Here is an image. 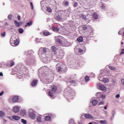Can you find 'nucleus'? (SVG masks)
Returning a JSON list of instances; mask_svg holds the SVG:
<instances>
[{"label":"nucleus","mask_w":124,"mask_h":124,"mask_svg":"<svg viewBox=\"0 0 124 124\" xmlns=\"http://www.w3.org/2000/svg\"><path fill=\"white\" fill-rule=\"evenodd\" d=\"M51 89L49 90L48 92V94L49 96L53 97L54 96V93H56V92H57V90L58 88H57V86L55 85L51 86Z\"/></svg>","instance_id":"nucleus-1"},{"label":"nucleus","mask_w":124,"mask_h":124,"mask_svg":"<svg viewBox=\"0 0 124 124\" xmlns=\"http://www.w3.org/2000/svg\"><path fill=\"white\" fill-rule=\"evenodd\" d=\"M55 38L58 42V43H59L61 45H62V41L63 40V37L61 36H56L55 37Z\"/></svg>","instance_id":"nucleus-2"},{"label":"nucleus","mask_w":124,"mask_h":124,"mask_svg":"<svg viewBox=\"0 0 124 124\" xmlns=\"http://www.w3.org/2000/svg\"><path fill=\"white\" fill-rule=\"evenodd\" d=\"M19 100V97L18 96H14L12 101L14 103H16V102H18Z\"/></svg>","instance_id":"nucleus-3"},{"label":"nucleus","mask_w":124,"mask_h":124,"mask_svg":"<svg viewBox=\"0 0 124 124\" xmlns=\"http://www.w3.org/2000/svg\"><path fill=\"white\" fill-rule=\"evenodd\" d=\"M38 82V80H37V79H33L31 83V86H32V87H35V86L37 85Z\"/></svg>","instance_id":"nucleus-4"},{"label":"nucleus","mask_w":124,"mask_h":124,"mask_svg":"<svg viewBox=\"0 0 124 124\" xmlns=\"http://www.w3.org/2000/svg\"><path fill=\"white\" fill-rule=\"evenodd\" d=\"M13 111L14 113H18L20 111V108L18 106H15L13 108Z\"/></svg>","instance_id":"nucleus-5"},{"label":"nucleus","mask_w":124,"mask_h":124,"mask_svg":"<svg viewBox=\"0 0 124 124\" xmlns=\"http://www.w3.org/2000/svg\"><path fill=\"white\" fill-rule=\"evenodd\" d=\"M66 71V69H63L61 66L59 67L58 68H57L58 72H61V71H62V72L64 73Z\"/></svg>","instance_id":"nucleus-6"},{"label":"nucleus","mask_w":124,"mask_h":124,"mask_svg":"<svg viewBox=\"0 0 124 124\" xmlns=\"http://www.w3.org/2000/svg\"><path fill=\"white\" fill-rule=\"evenodd\" d=\"M29 117L31 119H35V114L33 112H29Z\"/></svg>","instance_id":"nucleus-7"},{"label":"nucleus","mask_w":124,"mask_h":124,"mask_svg":"<svg viewBox=\"0 0 124 124\" xmlns=\"http://www.w3.org/2000/svg\"><path fill=\"white\" fill-rule=\"evenodd\" d=\"M19 43H20V40L18 39H16L14 42V45L15 46H18L19 45Z\"/></svg>","instance_id":"nucleus-8"},{"label":"nucleus","mask_w":124,"mask_h":124,"mask_svg":"<svg viewBox=\"0 0 124 124\" xmlns=\"http://www.w3.org/2000/svg\"><path fill=\"white\" fill-rule=\"evenodd\" d=\"M69 46V42L67 41L66 40H64L63 43V46L64 47H67V46Z\"/></svg>","instance_id":"nucleus-9"},{"label":"nucleus","mask_w":124,"mask_h":124,"mask_svg":"<svg viewBox=\"0 0 124 124\" xmlns=\"http://www.w3.org/2000/svg\"><path fill=\"white\" fill-rule=\"evenodd\" d=\"M61 59H62V57L61 56V55L58 54L57 56H56V59H55V62H60Z\"/></svg>","instance_id":"nucleus-10"},{"label":"nucleus","mask_w":124,"mask_h":124,"mask_svg":"<svg viewBox=\"0 0 124 124\" xmlns=\"http://www.w3.org/2000/svg\"><path fill=\"white\" fill-rule=\"evenodd\" d=\"M84 117L86 118V119H91V120H93V116L91 115L90 114H85Z\"/></svg>","instance_id":"nucleus-11"},{"label":"nucleus","mask_w":124,"mask_h":124,"mask_svg":"<svg viewBox=\"0 0 124 124\" xmlns=\"http://www.w3.org/2000/svg\"><path fill=\"white\" fill-rule=\"evenodd\" d=\"M14 23L16 25V27H20V26L22 25V22H18L17 20H15Z\"/></svg>","instance_id":"nucleus-12"},{"label":"nucleus","mask_w":124,"mask_h":124,"mask_svg":"<svg viewBox=\"0 0 124 124\" xmlns=\"http://www.w3.org/2000/svg\"><path fill=\"white\" fill-rule=\"evenodd\" d=\"M12 118L15 121H19V120H20V119H21V117H20L18 116H16V115L13 116Z\"/></svg>","instance_id":"nucleus-13"},{"label":"nucleus","mask_w":124,"mask_h":124,"mask_svg":"<svg viewBox=\"0 0 124 124\" xmlns=\"http://www.w3.org/2000/svg\"><path fill=\"white\" fill-rule=\"evenodd\" d=\"M99 88L101 90V91H106V87L104 85H100Z\"/></svg>","instance_id":"nucleus-14"},{"label":"nucleus","mask_w":124,"mask_h":124,"mask_svg":"<svg viewBox=\"0 0 124 124\" xmlns=\"http://www.w3.org/2000/svg\"><path fill=\"white\" fill-rule=\"evenodd\" d=\"M20 115L21 116H25L27 115V111L25 110L22 109L20 111Z\"/></svg>","instance_id":"nucleus-15"},{"label":"nucleus","mask_w":124,"mask_h":124,"mask_svg":"<svg viewBox=\"0 0 124 124\" xmlns=\"http://www.w3.org/2000/svg\"><path fill=\"white\" fill-rule=\"evenodd\" d=\"M97 101L95 99L94 100H93L92 102V105L93 106H95L97 104Z\"/></svg>","instance_id":"nucleus-16"},{"label":"nucleus","mask_w":124,"mask_h":124,"mask_svg":"<svg viewBox=\"0 0 124 124\" xmlns=\"http://www.w3.org/2000/svg\"><path fill=\"white\" fill-rule=\"evenodd\" d=\"M51 50L52 52H57V51H58V48L54 46H52L51 47Z\"/></svg>","instance_id":"nucleus-17"},{"label":"nucleus","mask_w":124,"mask_h":124,"mask_svg":"<svg viewBox=\"0 0 124 124\" xmlns=\"http://www.w3.org/2000/svg\"><path fill=\"white\" fill-rule=\"evenodd\" d=\"M45 121L46 122H49V121H51V116H46L45 118Z\"/></svg>","instance_id":"nucleus-18"},{"label":"nucleus","mask_w":124,"mask_h":124,"mask_svg":"<svg viewBox=\"0 0 124 124\" xmlns=\"http://www.w3.org/2000/svg\"><path fill=\"white\" fill-rule=\"evenodd\" d=\"M83 37L80 36L77 39L78 42H83Z\"/></svg>","instance_id":"nucleus-19"},{"label":"nucleus","mask_w":124,"mask_h":124,"mask_svg":"<svg viewBox=\"0 0 124 124\" xmlns=\"http://www.w3.org/2000/svg\"><path fill=\"white\" fill-rule=\"evenodd\" d=\"M32 25V21H30L29 22L27 23L25 27H30Z\"/></svg>","instance_id":"nucleus-20"},{"label":"nucleus","mask_w":124,"mask_h":124,"mask_svg":"<svg viewBox=\"0 0 124 124\" xmlns=\"http://www.w3.org/2000/svg\"><path fill=\"white\" fill-rule=\"evenodd\" d=\"M43 34L46 36H48V35H50V32L48 31H45L43 32Z\"/></svg>","instance_id":"nucleus-21"},{"label":"nucleus","mask_w":124,"mask_h":124,"mask_svg":"<svg viewBox=\"0 0 124 124\" xmlns=\"http://www.w3.org/2000/svg\"><path fill=\"white\" fill-rule=\"evenodd\" d=\"M52 30L54 31H60V29L59 28L55 27H52Z\"/></svg>","instance_id":"nucleus-22"},{"label":"nucleus","mask_w":124,"mask_h":124,"mask_svg":"<svg viewBox=\"0 0 124 124\" xmlns=\"http://www.w3.org/2000/svg\"><path fill=\"white\" fill-rule=\"evenodd\" d=\"M103 82L104 83H108L109 82V79L108 78H104L103 79Z\"/></svg>","instance_id":"nucleus-23"},{"label":"nucleus","mask_w":124,"mask_h":124,"mask_svg":"<svg viewBox=\"0 0 124 124\" xmlns=\"http://www.w3.org/2000/svg\"><path fill=\"white\" fill-rule=\"evenodd\" d=\"M93 17L95 19H98V15H97V14L96 13L93 14Z\"/></svg>","instance_id":"nucleus-24"},{"label":"nucleus","mask_w":124,"mask_h":124,"mask_svg":"<svg viewBox=\"0 0 124 124\" xmlns=\"http://www.w3.org/2000/svg\"><path fill=\"white\" fill-rule=\"evenodd\" d=\"M5 115V114L4 113V112L2 111H0V117L1 118H2V117H4Z\"/></svg>","instance_id":"nucleus-25"},{"label":"nucleus","mask_w":124,"mask_h":124,"mask_svg":"<svg viewBox=\"0 0 124 124\" xmlns=\"http://www.w3.org/2000/svg\"><path fill=\"white\" fill-rule=\"evenodd\" d=\"M85 82H89V81H90V77L88 76H86L85 77Z\"/></svg>","instance_id":"nucleus-26"},{"label":"nucleus","mask_w":124,"mask_h":124,"mask_svg":"<svg viewBox=\"0 0 124 124\" xmlns=\"http://www.w3.org/2000/svg\"><path fill=\"white\" fill-rule=\"evenodd\" d=\"M100 123L103 124H107V121L106 120H101L100 121Z\"/></svg>","instance_id":"nucleus-27"},{"label":"nucleus","mask_w":124,"mask_h":124,"mask_svg":"<svg viewBox=\"0 0 124 124\" xmlns=\"http://www.w3.org/2000/svg\"><path fill=\"white\" fill-rule=\"evenodd\" d=\"M37 122H38V123H41V122H42V120H41V117L38 116V117L37 118Z\"/></svg>","instance_id":"nucleus-28"},{"label":"nucleus","mask_w":124,"mask_h":124,"mask_svg":"<svg viewBox=\"0 0 124 124\" xmlns=\"http://www.w3.org/2000/svg\"><path fill=\"white\" fill-rule=\"evenodd\" d=\"M109 68L111 70H116V67L112 66H109Z\"/></svg>","instance_id":"nucleus-29"},{"label":"nucleus","mask_w":124,"mask_h":124,"mask_svg":"<svg viewBox=\"0 0 124 124\" xmlns=\"http://www.w3.org/2000/svg\"><path fill=\"white\" fill-rule=\"evenodd\" d=\"M18 31L19 33H22V32H24V30L22 28H19L18 29Z\"/></svg>","instance_id":"nucleus-30"},{"label":"nucleus","mask_w":124,"mask_h":124,"mask_svg":"<svg viewBox=\"0 0 124 124\" xmlns=\"http://www.w3.org/2000/svg\"><path fill=\"white\" fill-rule=\"evenodd\" d=\"M21 123H22V124H27V121L24 120L23 119H22L21 120Z\"/></svg>","instance_id":"nucleus-31"},{"label":"nucleus","mask_w":124,"mask_h":124,"mask_svg":"<svg viewBox=\"0 0 124 124\" xmlns=\"http://www.w3.org/2000/svg\"><path fill=\"white\" fill-rule=\"evenodd\" d=\"M46 11L47 12L51 13L52 12V9H51V8H47V9H46Z\"/></svg>","instance_id":"nucleus-32"},{"label":"nucleus","mask_w":124,"mask_h":124,"mask_svg":"<svg viewBox=\"0 0 124 124\" xmlns=\"http://www.w3.org/2000/svg\"><path fill=\"white\" fill-rule=\"evenodd\" d=\"M30 5L31 6V9H32V10H33V4H32V2H30Z\"/></svg>","instance_id":"nucleus-33"},{"label":"nucleus","mask_w":124,"mask_h":124,"mask_svg":"<svg viewBox=\"0 0 124 124\" xmlns=\"http://www.w3.org/2000/svg\"><path fill=\"white\" fill-rule=\"evenodd\" d=\"M77 6H78V3L75 2L74 3V7H77Z\"/></svg>","instance_id":"nucleus-34"},{"label":"nucleus","mask_w":124,"mask_h":124,"mask_svg":"<svg viewBox=\"0 0 124 124\" xmlns=\"http://www.w3.org/2000/svg\"><path fill=\"white\" fill-rule=\"evenodd\" d=\"M56 18L58 19V20L62 19V17L60 15L56 16Z\"/></svg>","instance_id":"nucleus-35"},{"label":"nucleus","mask_w":124,"mask_h":124,"mask_svg":"<svg viewBox=\"0 0 124 124\" xmlns=\"http://www.w3.org/2000/svg\"><path fill=\"white\" fill-rule=\"evenodd\" d=\"M82 29L83 30H88V27L85 25L82 26Z\"/></svg>","instance_id":"nucleus-36"},{"label":"nucleus","mask_w":124,"mask_h":124,"mask_svg":"<svg viewBox=\"0 0 124 124\" xmlns=\"http://www.w3.org/2000/svg\"><path fill=\"white\" fill-rule=\"evenodd\" d=\"M15 63L14 62H10V66L11 67H12V66H13V65H14Z\"/></svg>","instance_id":"nucleus-37"},{"label":"nucleus","mask_w":124,"mask_h":124,"mask_svg":"<svg viewBox=\"0 0 124 124\" xmlns=\"http://www.w3.org/2000/svg\"><path fill=\"white\" fill-rule=\"evenodd\" d=\"M8 19L10 20H12V15H10L8 16Z\"/></svg>","instance_id":"nucleus-38"},{"label":"nucleus","mask_w":124,"mask_h":124,"mask_svg":"<svg viewBox=\"0 0 124 124\" xmlns=\"http://www.w3.org/2000/svg\"><path fill=\"white\" fill-rule=\"evenodd\" d=\"M70 82L71 83V84H75V83H76V81H75V80H71L70 81Z\"/></svg>","instance_id":"nucleus-39"},{"label":"nucleus","mask_w":124,"mask_h":124,"mask_svg":"<svg viewBox=\"0 0 124 124\" xmlns=\"http://www.w3.org/2000/svg\"><path fill=\"white\" fill-rule=\"evenodd\" d=\"M64 5H66L67 6H68L69 5V2H65L64 3Z\"/></svg>","instance_id":"nucleus-40"},{"label":"nucleus","mask_w":124,"mask_h":124,"mask_svg":"<svg viewBox=\"0 0 124 124\" xmlns=\"http://www.w3.org/2000/svg\"><path fill=\"white\" fill-rule=\"evenodd\" d=\"M104 104V102L101 101L99 103V105H103Z\"/></svg>","instance_id":"nucleus-41"},{"label":"nucleus","mask_w":124,"mask_h":124,"mask_svg":"<svg viewBox=\"0 0 124 124\" xmlns=\"http://www.w3.org/2000/svg\"><path fill=\"white\" fill-rule=\"evenodd\" d=\"M124 54V49H122L121 50V55H123Z\"/></svg>","instance_id":"nucleus-42"},{"label":"nucleus","mask_w":124,"mask_h":124,"mask_svg":"<svg viewBox=\"0 0 124 124\" xmlns=\"http://www.w3.org/2000/svg\"><path fill=\"white\" fill-rule=\"evenodd\" d=\"M101 98H105V97H106V96L104 94H102L101 96Z\"/></svg>","instance_id":"nucleus-43"},{"label":"nucleus","mask_w":124,"mask_h":124,"mask_svg":"<svg viewBox=\"0 0 124 124\" xmlns=\"http://www.w3.org/2000/svg\"><path fill=\"white\" fill-rule=\"evenodd\" d=\"M17 19H18V21H21V16H18Z\"/></svg>","instance_id":"nucleus-44"},{"label":"nucleus","mask_w":124,"mask_h":124,"mask_svg":"<svg viewBox=\"0 0 124 124\" xmlns=\"http://www.w3.org/2000/svg\"><path fill=\"white\" fill-rule=\"evenodd\" d=\"M1 36H5V32H4L3 33H1Z\"/></svg>","instance_id":"nucleus-45"},{"label":"nucleus","mask_w":124,"mask_h":124,"mask_svg":"<svg viewBox=\"0 0 124 124\" xmlns=\"http://www.w3.org/2000/svg\"><path fill=\"white\" fill-rule=\"evenodd\" d=\"M84 50L83 49H79V53H83Z\"/></svg>","instance_id":"nucleus-46"},{"label":"nucleus","mask_w":124,"mask_h":124,"mask_svg":"<svg viewBox=\"0 0 124 124\" xmlns=\"http://www.w3.org/2000/svg\"><path fill=\"white\" fill-rule=\"evenodd\" d=\"M12 41H13V37H12L11 38V40H10V43L12 45Z\"/></svg>","instance_id":"nucleus-47"},{"label":"nucleus","mask_w":124,"mask_h":124,"mask_svg":"<svg viewBox=\"0 0 124 124\" xmlns=\"http://www.w3.org/2000/svg\"><path fill=\"white\" fill-rule=\"evenodd\" d=\"M43 52H44V53H46V47L43 48Z\"/></svg>","instance_id":"nucleus-48"},{"label":"nucleus","mask_w":124,"mask_h":124,"mask_svg":"<svg viewBox=\"0 0 124 124\" xmlns=\"http://www.w3.org/2000/svg\"><path fill=\"white\" fill-rule=\"evenodd\" d=\"M4 92L2 91L0 93V96H1V95H2L4 93Z\"/></svg>","instance_id":"nucleus-49"},{"label":"nucleus","mask_w":124,"mask_h":124,"mask_svg":"<svg viewBox=\"0 0 124 124\" xmlns=\"http://www.w3.org/2000/svg\"><path fill=\"white\" fill-rule=\"evenodd\" d=\"M123 33V31H119L118 32V34H119L120 35H121V34H122Z\"/></svg>","instance_id":"nucleus-50"},{"label":"nucleus","mask_w":124,"mask_h":124,"mask_svg":"<svg viewBox=\"0 0 124 124\" xmlns=\"http://www.w3.org/2000/svg\"><path fill=\"white\" fill-rule=\"evenodd\" d=\"M120 97V94H118L116 95V98H119Z\"/></svg>","instance_id":"nucleus-51"},{"label":"nucleus","mask_w":124,"mask_h":124,"mask_svg":"<svg viewBox=\"0 0 124 124\" xmlns=\"http://www.w3.org/2000/svg\"><path fill=\"white\" fill-rule=\"evenodd\" d=\"M0 76H3V74L2 73V72L0 73Z\"/></svg>","instance_id":"nucleus-52"},{"label":"nucleus","mask_w":124,"mask_h":124,"mask_svg":"<svg viewBox=\"0 0 124 124\" xmlns=\"http://www.w3.org/2000/svg\"><path fill=\"white\" fill-rule=\"evenodd\" d=\"M104 108L105 110H106L107 109V106L104 107Z\"/></svg>","instance_id":"nucleus-53"},{"label":"nucleus","mask_w":124,"mask_h":124,"mask_svg":"<svg viewBox=\"0 0 124 124\" xmlns=\"http://www.w3.org/2000/svg\"><path fill=\"white\" fill-rule=\"evenodd\" d=\"M93 124H98L96 122H93Z\"/></svg>","instance_id":"nucleus-54"},{"label":"nucleus","mask_w":124,"mask_h":124,"mask_svg":"<svg viewBox=\"0 0 124 124\" xmlns=\"http://www.w3.org/2000/svg\"><path fill=\"white\" fill-rule=\"evenodd\" d=\"M102 7H104V8H105V6H104V4L102 5Z\"/></svg>","instance_id":"nucleus-55"},{"label":"nucleus","mask_w":124,"mask_h":124,"mask_svg":"<svg viewBox=\"0 0 124 124\" xmlns=\"http://www.w3.org/2000/svg\"><path fill=\"white\" fill-rule=\"evenodd\" d=\"M88 124H93V122H90Z\"/></svg>","instance_id":"nucleus-56"},{"label":"nucleus","mask_w":124,"mask_h":124,"mask_svg":"<svg viewBox=\"0 0 124 124\" xmlns=\"http://www.w3.org/2000/svg\"><path fill=\"white\" fill-rule=\"evenodd\" d=\"M122 34L123 36H124V31L123 32Z\"/></svg>","instance_id":"nucleus-57"},{"label":"nucleus","mask_w":124,"mask_h":124,"mask_svg":"<svg viewBox=\"0 0 124 124\" xmlns=\"http://www.w3.org/2000/svg\"><path fill=\"white\" fill-rule=\"evenodd\" d=\"M124 44V42L121 43V45H123Z\"/></svg>","instance_id":"nucleus-58"}]
</instances>
